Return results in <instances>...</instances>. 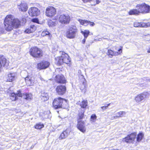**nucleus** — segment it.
<instances>
[{"label":"nucleus","instance_id":"nucleus-1","mask_svg":"<svg viewBox=\"0 0 150 150\" xmlns=\"http://www.w3.org/2000/svg\"><path fill=\"white\" fill-rule=\"evenodd\" d=\"M5 28L7 31H10L13 28H16L20 25V21L17 18H15L11 15H7L5 18L4 23Z\"/></svg>","mask_w":150,"mask_h":150},{"label":"nucleus","instance_id":"nucleus-2","mask_svg":"<svg viewBox=\"0 0 150 150\" xmlns=\"http://www.w3.org/2000/svg\"><path fill=\"white\" fill-rule=\"evenodd\" d=\"M60 53L62 55L60 57L55 58V63L58 65H61L64 63L69 64L70 62V59L68 55L63 52H60Z\"/></svg>","mask_w":150,"mask_h":150},{"label":"nucleus","instance_id":"nucleus-3","mask_svg":"<svg viewBox=\"0 0 150 150\" xmlns=\"http://www.w3.org/2000/svg\"><path fill=\"white\" fill-rule=\"evenodd\" d=\"M67 105V100L60 97L55 99L53 102V106L56 109L61 108H64Z\"/></svg>","mask_w":150,"mask_h":150},{"label":"nucleus","instance_id":"nucleus-4","mask_svg":"<svg viewBox=\"0 0 150 150\" xmlns=\"http://www.w3.org/2000/svg\"><path fill=\"white\" fill-rule=\"evenodd\" d=\"M136 8L138 10L139 13H146L150 11V6L144 3L137 4Z\"/></svg>","mask_w":150,"mask_h":150},{"label":"nucleus","instance_id":"nucleus-5","mask_svg":"<svg viewBox=\"0 0 150 150\" xmlns=\"http://www.w3.org/2000/svg\"><path fill=\"white\" fill-rule=\"evenodd\" d=\"M77 32L76 27L74 25L70 26L66 33V36L68 38L73 39L76 36Z\"/></svg>","mask_w":150,"mask_h":150},{"label":"nucleus","instance_id":"nucleus-6","mask_svg":"<svg viewBox=\"0 0 150 150\" xmlns=\"http://www.w3.org/2000/svg\"><path fill=\"white\" fill-rule=\"evenodd\" d=\"M149 93L147 92H144L139 94L135 97V100L137 103H140L148 97Z\"/></svg>","mask_w":150,"mask_h":150},{"label":"nucleus","instance_id":"nucleus-7","mask_svg":"<svg viewBox=\"0 0 150 150\" xmlns=\"http://www.w3.org/2000/svg\"><path fill=\"white\" fill-rule=\"evenodd\" d=\"M30 54L34 57H40L42 55L41 50L36 47L32 48L30 50Z\"/></svg>","mask_w":150,"mask_h":150},{"label":"nucleus","instance_id":"nucleus-8","mask_svg":"<svg viewBox=\"0 0 150 150\" xmlns=\"http://www.w3.org/2000/svg\"><path fill=\"white\" fill-rule=\"evenodd\" d=\"M70 20V17L68 14H62L59 18L60 23L63 24L67 25L69 23Z\"/></svg>","mask_w":150,"mask_h":150},{"label":"nucleus","instance_id":"nucleus-9","mask_svg":"<svg viewBox=\"0 0 150 150\" xmlns=\"http://www.w3.org/2000/svg\"><path fill=\"white\" fill-rule=\"evenodd\" d=\"M56 11L55 8L52 6H49L46 9V15L49 17L54 16L56 14Z\"/></svg>","mask_w":150,"mask_h":150},{"label":"nucleus","instance_id":"nucleus-10","mask_svg":"<svg viewBox=\"0 0 150 150\" xmlns=\"http://www.w3.org/2000/svg\"><path fill=\"white\" fill-rule=\"evenodd\" d=\"M136 135V133H133L128 135L127 137L123 139V141L126 142H132L134 141Z\"/></svg>","mask_w":150,"mask_h":150},{"label":"nucleus","instance_id":"nucleus-11","mask_svg":"<svg viewBox=\"0 0 150 150\" xmlns=\"http://www.w3.org/2000/svg\"><path fill=\"white\" fill-rule=\"evenodd\" d=\"M77 127L78 129L83 133L85 132L86 128L85 127V123L83 121H77Z\"/></svg>","mask_w":150,"mask_h":150},{"label":"nucleus","instance_id":"nucleus-12","mask_svg":"<svg viewBox=\"0 0 150 150\" xmlns=\"http://www.w3.org/2000/svg\"><path fill=\"white\" fill-rule=\"evenodd\" d=\"M28 13L32 16H36L39 14L40 11L37 8L32 7L29 9Z\"/></svg>","mask_w":150,"mask_h":150},{"label":"nucleus","instance_id":"nucleus-13","mask_svg":"<svg viewBox=\"0 0 150 150\" xmlns=\"http://www.w3.org/2000/svg\"><path fill=\"white\" fill-rule=\"evenodd\" d=\"M50 65V63L47 61H43L38 63L37 65V67L40 69H46Z\"/></svg>","mask_w":150,"mask_h":150},{"label":"nucleus","instance_id":"nucleus-14","mask_svg":"<svg viewBox=\"0 0 150 150\" xmlns=\"http://www.w3.org/2000/svg\"><path fill=\"white\" fill-rule=\"evenodd\" d=\"M25 82L28 86L33 85L34 83V78L32 75H28L25 78Z\"/></svg>","mask_w":150,"mask_h":150},{"label":"nucleus","instance_id":"nucleus-15","mask_svg":"<svg viewBox=\"0 0 150 150\" xmlns=\"http://www.w3.org/2000/svg\"><path fill=\"white\" fill-rule=\"evenodd\" d=\"M56 91L58 94L63 95L66 92V87L62 85L58 86L57 87Z\"/></svg>","mask_w":150,"mask_h":150},{"label":"nucleus","instance_id":"nucleus-16","mask_svg":"<svg viewBox=\"0 0 150 150\" xmlns=\"http://www.w3.org/2000/svg\"><path fill=\"white\" fill-rule=\"evenodd\" d=\"M18 8L20 11L25 12L27 11L28 8L27 4L25 2H22L19 5H18Z\"/></svg>","mask_w":150,"mask_h":150},{"label":"nucleus","instance_id":"nucleus-17","mask_svg":"<svg viewBox=\"0 0 150 150\" xmlns=\"http://www.w3.org/2000/svg\"><path fill=\"white\" fill-rule=\"evenodd\" d=\"M0 61L1 62V67H7L8 65V61H7L4 57L2 55H0Z\"/></svg>","mask_w":150,"mask_h":150},{"label":"nucleus","instance_id":"nucleus-18","mask_svg":"<svg viewBox=\"0 0 150 150\" xmlns=\"http://www.w3.org/2000/svg\"><path fill=\"white\" fill-rule=\"evenodd\" d=\"M22 94L21 93L20 91H18L16 94L14 93H11L10 96V99L12 101H14L16 100L17 99V96L19 97H22Z\"/></svg>","mask_w":150,"mask_h":150},{"label":"nucleus","instance_id":"nucleus-19","mask_svg":"<svg viewBox=\"0 0 150 150\" xmlns=\"http://www.w3.org/2000/svg\"><path fill=\"white\" fill-rule=\"evenodd\" d=\"M134 26L135 27H146L150 26V23H140L137 22H135L134 23Z\"/></svg>","mask_w":150,"mask_h":150},{"label":"nucleus","instance_id":"nucleus-20","mask_svg":"<svg viewBox=\"0 0 150 150\" xmlns=\"http://www.w3.org/2000/svg\"><path fill=\"white\" fill-rule=\"evenodd\" d=\"M56 80L57 82L59 83H64L66 82L65 78L62 75H57L56 76Z\"/></svg>","mask_w":150,"mask_h":150},{"label":"nucleus","instance_id":"nucleus-21","mask_svg":"<svg viewBox=\"0 0 150 150\" xmlns=\"http://www.w3.org/2000/svg\"><path fill=\"white\" fill-rule=\"evenodd\" d=\"M70 132V131L69 129H67L66 130L63 131L59 137V139H65L69 134Z\"/></svg>","mask_w":150,"mask_h":150},{"label":"nucleus","instance_id":"nucleus-22","mask_svg":"<svg viewBox=\"0 0 150 150\" xmlns=\"http://www.w3.org/2000/svg\"><path fill=\"white\" fill-rule=\"evenodd\" d=\"M84 109H80L79 111V112L77 117V121H82L81 120L83 119L84 116V113L85 112Z\"/></svg>","mask_w":150,"mask_h":150},{"label":"nucleus","instance_id":"nucleus-23","mask_svg":"<svg viewBox=\"0 0 150 150\" xmlns=\"http://www.w3.org/2000/svg\"><path fill=\"white\" fill-rule=\"evenodd\" d=\"M36 29V27L34 25H31L28 28L26 29L25 32L27 33H30L34 32Z\"/></svg>","mask_w":150,"mask_h":150},{"label":"nucleus","instance_id":"nucleus-24","mask_svg":"<svg viewBox=\"0 0 150 150\" xmlns=\"http://www.w3.org/2000/svg\"><path fill=\"white\" fill-rule=\"evenodd\" d=\"M16 74L15 73H10L8 74L7 78V81L11 82L13 81L15 78Z\"/></svg>","mask_w":150,"mask_h":150},{"label":"nucleus","instance_id":"nucleus-25","mask_svg":"<svg viewBox=\"0 0 150 150\" xmlns=\"http://www.w3.org/2000/svg\"><path fill=\"white\" fill-rule=\"evenodd\" d=\"M126 114L125 112L124 111H120L116 114V116L113 117L112 119H115L116 118L122 117Z\"/></svg>","mask_w":150,"mask_h":150},{"label":"nucleus","instance_id":"nucleus-26","mask_svg":"<svg viewBox=\"0 0 150 150\" xmlns=\"http://www.w3.org/2000/svg\"><path fill=\"white\" fill-rule=\"evenodd\" d=\"M84 2L86 3L88 2H91L92 3V5H95L96 4H99L100 1V0H82Z\"/></svg>","mask_w":150,"mask_h":150},{"label":"nucleus","instance_id":"nucleus-27","mask_svg":"<svg viewBox=\"0 0 150 150\" xmlns=\"http://www.w3.org/2000/svg\"><path fill=\"white\" fill-rule=\"evenodd\" d=\"M23 98L27 100L30 101L32 98V95L31 93H25L23 95Z\"/></svg>","mask_w":150,"mask_h":150},{"label":"nucleus","instance_id":"nucleus-28","mask_svg":"<svg viewBox=\"0 0 150 150\" xmlns=\"http://www.w3.org/2000/svg\"><path fill=\"white\" fill-rule=\"evenodd\" d=\"M139 13L138 10L137 8L131 10L129 12V15H137Z\"/></svg>","mask_w":150,"mask_h":150},{"label":"nucleus","instance_id":"nucleus-29","mask_svg":"<svg viewBox=\"0 0 150 150\" xmlns=\"http://www.w3.org/2000/svg\"><path fill=\"white\" fill-rule=\"evenodd\" d=\"M41 96L42 99L44 101L47 100L49 98V96L48 94L46 93H42Z\"/></svg>","mask_w":150,"mask_h":150},{"label":"nucleus","instance_id":"nucleus-30","mask_svg":"<svg viewBox=\"0 0 150 150\" xmlns=\"http://www.w3.org/2000/svg\"><path fill=\"white\" fill-rule=\"evenodd\" d=\"M144 137V134L142 132H140L138 135L137 137V141L138 142H140Z\"/></svg>","mask_w":150,"mask_h":150},{"label":"nucleus","instance_id":"nucleus-31","mask_svg":"<svg viewBox=\"0 0 150 150\" xmlns=\"http://www.w3.org/2000/svg\"><path fill=\"white\" fill-rule=\"evenodd\" d=\"M115 49L117 51V52H115V54L116 56H117L120 54L122 52V47L120 46V48L118 49L117 48V47H115Z\"/></svg>","mask_w":150,"mask_h":150},{"label":"nucleus","instance_id":"nucleus-32","mask_svg":"<svg viewBox=\"0 0 150 150\" xmlns=\"http://www.w3.org/2000/svg\"><path fill=\"white\" fill-rule=\"evenodd\" d=\"M115 52L111 50H108L107 54L110 57L112 58L113 56H116L115 54Z\"/></svg>","mask_w":150,"mask_h":150},{"label":"nucleus","instance_id":"nucleus-33","mask_svg":"<svg viewBox=\"0 0 150 150\" xmlns=\"http://www.w3.org/2000/svg\"><path fill=\"white\" fill-rule=\"evenodd\" d=\"M78 21L80 24L82 25L87 26L88 24V21H87L83 20L80 19H78Z\"/></svg>","mask_w":150,"mask_h":150},{"label":"nucleus","instance_id":"nucleus-34","mask_svg":"<svg viewBox=\"0 0 150 150\" xmlns=\"http://www.w3.org/2000/svg\"><path fill=\"white\" fill-rule=\"evenodd\" d=\"M88 102L87 100H83L80 104V105L81 108H85L87 106Z\"/></svg>","mask_w":150,"mask_h":150},{"label":"nucleus","instance_id":"nucleus-35","mask_svg":"<svg viewBox=\"0 0 150 150\" xmlns=\"http://www.w3.org/2000/svg\"><path fill=\"white\" fill-rule=\"evenodd\" d=\"M81 33L83 35L85 38H86L89 35L90 32L89 30H85L84 31H81Z\"/></svg>","mask_w":150,"mask_h":150},{"label":"nucleus","instance_id":"nucleus-36","mask_svg":"<svg viewBox=\"0 0 150 150\" xmlns=\"http://www.w3.org/2000/svg\"><path fill=\"white\" fill-rule=\"evenodd\" d=\"M46 35H48L50 39V37L52 36L51 34L47 31L45 30L42 32L41 33V35L42 36H44Z\"/></svg>","mask_w":150,"mask_h":150},{"label":"nucleus","instance_id":"nucleus-37","mask_svg":"<svg viewBox=\"0 0 150 150\" xmlns=\"http://www.w3.org/2000/svg\"><path fill=\"white\" fill-rule=\"evenodd\" d=\"M44 127L43 124L39 123L37 124L35 126V128L38 129H40Z\"/></svg>","mask_w":150,"mask_h":150},{"label":"nucleus","instance_id":"nucleus-38","mask_svg":"<svg viewBox=\"0 0 150 150\" xmlns=\"http://www.w3.org/2000/svg\"><path fill=\"white\" fill-rule=\"evenodd\" d=\"M83 88L82 87H81L80 89L82 92L84 93H85L87 91L86 87V86L84 85L83 84Z\"/></svg>","mask_w":150,"mask_h":150},{"label":"nucleus","instance_id":"nucleus-39","mask_svg":"<svg viewBox=\"0 0 150 150\" xmlns=\"http://www.w3.org/2000/svg\"><path fill=\"white\" fill-rule=\"evenodd\" d=\"M97 118V116L95 114L92 115L91 117V121L94 122Z\"/></svg>","mask_w":150,"mask_h":150},{"label":"nucleus","instance_id":"nucleus-40","mask_svg":"<svg viewBox=\"0 0 150 150\" xmlns=\"http://www.w3.org/2000/svg\"><path fill=\"white\" fill-rule=\"evenodd\" d=\"M48 24L50 26H53L55 25V23L51 20H50L48 22Z\"/></svg>","mask_w":150,"mask_h":150},{"label":"nucleus","instance_id":"nucleus-41","mask_svg":"<svg viewBox=\"0 0 150 150\" xmlns=\"http://www.w3.org/2000/svg\"><path fill=\"white\" fill-rule=\"evenodd\" d=\"M32 21L34 22L38 23V20L37 18L33 19L32 20Z\"/></svg>","mask_w":150,"mask_h":150},{"label":"nucleus","instance_id":"nucleus-42","mask_svg":"<svg viewBox=\"0 0 150 150\" xmlns=\"http://www.w3.org/2000/svg\"><path fill=\"white\" fill-rule=\"evenodd\" d=\"M89 23H90V25L91 26H93L95 24L94 23L90 22V21H88V24Z\"/></svg>","mask_w":150,"mask_h":150},{"label":"nucleus","instance_id":"nucleus-43","mask_svg":"<svg viewBox=\"0 0 150 150\" xmlns=\"http://www.w3.org/2000/svg\"><path fill=\"white\" fill-rule=\"evenodd\" d=\"M101 108L103 110H104L107 109V108L105 106H103L101 107Z\"/></svg>","mask_w":150,"mask_h":150},{"label":"nucleus","instance_id":"nucleus-44","mask_svg":"<svg viewBox=\"0 0 150 150\" xmlns=\"http://www.w3.org/2000/svg\"><path fill=\"white\" fill-rule=\"evenodd\" d=\"M86 38H84V39L82 40V43L83 44H84L86 41Z\"/></svg>","mask_w":150,"mask_h":150},{"label":"nucleus","instance_id":"nucleus-45","mask_svg":"<svg viewBox=\"0 0 150 150\" xmlns=\"http://www.w3.org/2000/svg\"><path fill=\"white\" fill-rule=\"evenodd\" d=\"M40 79L41 80V81H44V80L41 77V76H40L39 77Z\"/></svg>","mask_w":150,"mask_h":150},{"label":"nucleus","instance_id":"nucleus-46","mask_svg":"<svg viewBox=\"0 0 150 150\" xmlns=\"http://www.w3.org/2000/svg\"><path fill=\"white\" fill-rule=\"evenodd\" d=\"M110 103H109V104H108L106 106H105L107 108L110 105Z\"/></svg>","mask_w":150,"mask_h":150},{"label":"nucleus","instance_id":"nucleus-47","mask_svg":"<svg viewBox=\"0 0 150 150\" xmlns=\"http://www.w3.org/2000/svg\"><path fill=\"white\" fill-rule=\"evenodd\" d=\"M1 62L0 61V70H1Z\"/></svg>","mask_w":150,"mask_h":150},{"label":"nucleus","instance_id":"nucleus-48","mask_svg":"<svg viewBox=\"0 0 150 150\" xmlns=\"http://www.w3.org/2000/svg\"><path fill=\"white\" fill-rule=\"evenodd\" d=\"M148 52L150 53V48L149 49L148 51Z\"/></svg>","mask_w":150,"mask_h":150},{"label":"nucleus","instance_id":"nucleus-49","mask_svg":"<svg viewBox=\"0 0 150 150\" xmlns=\"http://www.w3.org/2000/svg\"><path fill=\"white\" fill-rule=\"evenodd\" d=\"M26 21V20L25 19L24 20V21Z\"/></svg>","mask_w":150,"mask_h":150}]
</instances>
